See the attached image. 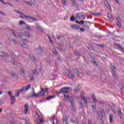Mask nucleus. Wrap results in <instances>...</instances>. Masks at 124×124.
I'll return each instance as SVG.
<instances>
[{
	"label": "nucleus",
	"instance_id": "f257e3e1",
	"mask_svg": "<svg viewBox=\"0 0 124 124\" xmlns=\"http://www.w3.org/2000/svg\"><path fill=\"white\" fill-rule=\"evenodd\" d=\"M35 113L37 116H38V121H37V124H43V119H42L43 115L39 109H37L35 111Z\"/></svg>",
	"mask_w": 124,
	"mask_h": 124
},
{
	"label": "nucleus",
	"instance_id": "f03ea898",
	"mask_svg": "<svg viewBox=\"0 0 124 124\" xmlns=\"http://www.w3.org/2000/svg\"><path fill=\"white\" fill-rule=\"evenodd\" d=\"M110 68L111 69V74L114 80H118V79H119V77L117 75V73H116V71H117V68L113 65H110Z\"/></svg>",
	"mask_w": 124,
	"mask_h": 124
},
{
	"label": "nucleus",
	"instance_id": "7ed1b4c3",
	"mask_svg": "<svg viewBox=\"0 0 124 124\" xmlns=\"http://www.w3.org/2000/svg\"><path fill=\"white\" fill-rule=\"evenodd\" d=\"M72 91V88L71 87H68V88H62V89H60V92H56L57 94H60V93H66V94H68V93L71 92Z\"/></svg>",
	"mask_w": 124,
	"mask_h": 124
},
{
	"label": "nucleus",
	"instance_id": "20e7f679",
	"mask_svg": "<svg viewBox=\"0 0 124 124\" xmlns=\"http://www.w3.org/2000/svg\"><path fill=\"white\" fill-rule=\"evenodd\" d=\"M31 84H29L28 85H27L25 87H22V89H21L19 91H18L16 93V94H15L16 96L18 97V96H19V95H20V92H26L29 91V90H30V89H31Z\"/></svg>",
	"mask_w": 124,
	"mask_h": 124
},
{
	"label": "nucleus",
	"instance_id": "39448f33",
	"mask_svg": "<svg viewBox=\"0 0 124 124\" xmlns=\"http://www.w3.org/2000/svg\"><path fill=\"white\" fill-rule=\"evenodd\" d=\"M117 27H121L122 26V19L119 17L116 18Z\"/></svg>",
	"mask_w": 124,
	"mask_h": 124
},
{
	"label": "nucleus",
	"instance_id": "423d86ee",
	"mask_svg": "<svg viewBox=\"0 0 124 124\" xmlns=\"http://www.w3.org/2000/svg\"><path fill=\"white\" fill-rule=\"evenodd\" d=\"M114 46L118 47V50H120L121 52L124 53V48L122 46L120 45L119 44H114Z\"/></svg>",
	"mask_w": 124,
	"mask_h": 124
},
{
	"label": "nucleus",
	"instance_id": "0eeeda50",
	"mask_svg": "<svg viewBox=\"0 0 124 124\" xmlns=\"http://www.w3.org/2000/svg\"><path fill=\"white\" fill-rule=\"evenodd\" d=\"M67 71L69 72V73L68 74V77H69V78H70V79H74L75 78L74 75L71 73V70L68 69L67 70Z\"/></svg>",
	"mask_w": 124,
	"mask_h": 124
},
{
	"label": "nucleus",
	"instance_id": "6e6552de",
	"mask_svg": "<svg viewBox=\"0 0 124 124\" xmlns=\"http://www.w3.org/2000/svg\"><path fill=\"white\" fill-rule=\"evenodd\" d=\"M71 28L72 29H73L74 30H76L77 31H78V30H80V26L76 24L71 25Z\"/></svg>",
	"mask_w": 124,
	"mask_h": 124
},
{
	"label": "nucleus",
	"instance_id": "1a4fd4ad",
	"mask_svg": "<svg viewBox=\"0 0 124 124\" xmlns=\"http://www.w3.org/2000/svg\"><path fill=\"white\" fill-rule=\"evenodd\" d=\"M104 2L106 7H107L108 9H111V5H110V4H109V3H108V1L107 0H104Z\"/></svg>",
	"mask_w": 124,
	"mask_h": 124
},
{
	"label": "nucleus",
	"instance_id": "9d476101",
	"mask_svg": "<svg viewBox=\"0 0 124 124\" xmlns=\"http://www.w3.org/2000/svg\"><path fill=\"white\" fill-rule=\"evenodd\" d=\"M28 111H29V105L26 104L24 106V114H27V113H28Z\"/></svg>",
	"mask_w": 124,
	"mask_h": 124
},
{
	"label": "nucleus",
	"instance_id": "9b49d317",
	"mask_svg": "<svg viewBox=\"0 0 124 124\" xmlns=\"http://www.w3.org/2000/svg\"><path fill=\"white\" fill-rule=\"evenodd\" d=\"M74 74H75V75H77L78 77H79L80 76V73H79V70L77 68H75L74 70Z\"/></svg>",
	"mask_w": 124,
	"mask_h": 124
},
{
	"label": "nucleus",
	"instance_id": "f8f14e48",
	"mask_svg": "<svg viewBox=\"0 0 124 124\" xmlns=\"http://www.w3.org/2000/svg\"><path fill=\"white\" fill-rule=\"evenodd\" d=\"M81 97L82 100H83L85 105H88V100L86 99V97H85L83 95H81Z\"/></svg>",
	"mask_w": 124,
	"mask_h": 124
},
{
	"label": "nucleus",
	"instance_id": "ddd939ff",
	"mask_svg": "<svg viewBox=\"0 0 124 124\" xmlns=\"http://www.w3.org/2000/svg\"><path fill=\"white\" fill-rule=\"evenodd\" d=\"M19 17L21 18L22 19H31V17L30 16H27L25 15H23V16L20 15Z\"/></svg>",
	"mask_w": 124,
	"mask_h": 124
},
{
	"label": "nucleus",
	"instance_id": "4468645a",
	"mask_svg": "<svg viewBox=\"0 0 124 124\" xmlns=\"http://www.w3.org/2000/svg\"><path fill=\"white\" fill-rule=\"evenodd\" d=\"M10 100L11 101V104L12 105H13L15 103V102L16 101V99H15V97L13 96H11Z\"/></svg>",
	"mask_w": 124,
	"mask_h": 124
},
{
	"label": "nucleus",
	"instance_id": "2eb2a0df",
	"mask_svg": "<svg viewBox=\"0 0 124 124\" xmlns=\"http://www.w3.org/2000/svg\"><path fill=\"white\" fill-rule=\"evenodd\" d=\"M71 1L73 3V6H74L76 8L78 9V8H79V6H78V4H77L76 2L75 1V0H71Z\"/></svg>",
	"mask_w": 124,
	"mask_h": 124
},
{
	"label": "nucleus",
	"instance_id": "dca6fc26",
	"mask_svg": "<svg viewBox=\"0 0 124 124\" xmlns=\"http://www.w3.org/2000/svg\"><path fill=\"white\" fill-rule=\"evenodd\" d=\"M44 92V89H42L41 91H39L38 93H40L39 95V96H43L45 94V92Z\"/></svg>",
	"mask_w": 124,
	"mask_h": 124
},
{
	"label": "nucleus",
	"instance_id": "f3484780",
	"mask_svg": "<svg viewBox=\"0 0 124 124\" xmlns=\"http://www.w3.org/2000/svg\"><path fill=\"white\" fill-rule=\"evenodd\" d=\"M81 90V86L77 85L74 90L75 92H79V91Z\"/></svg>",
	"mask_w": 124,
	"mask_h": 124
},
{
	"label": "nucleus",
	"instance_id": "a211bd4d",
	"mask_svg": "<svg viewBox=\"0 0 124 124\" xmlns=\"http://www.w3.org/2000/svg\"><path fill=\"white\" fill-rule=\"evenodd\" d=\"M71 105L72 107V109L73 111H76L75 107L74 105V102H73V101H71Z\"/></svg>",
	"mask_w": 124,
	"mask_h": 124
},
{
	"label": "nucleus",
	"instance_id": "6ab92c4d",
	"mask_svg": "<svg viewBox=\"0 0 124 124\" xmlns=\"http://www.w3.org/2000/svg\"><path fill=\"white\" fill-rule=\"evenodd\" d=\"M109 121L111 124H113V114L110 113L109 115Z\"/></svg>",
	"mask_w": 124,
	"mask_h": 124
},
{
	"label": "nucleus",
	"instance_id": "aec40b11",
	"mask_svg": "<svg viewBox=\"0 0 124 124\" xmlns=\"http://www.w3.org/2000/svg\"><path fill=\"white\" fill-rule=\"evenodd\" d=\"M2 54H3L1 56V57H6V58L7 59L9 57V56L8 55V53L2 52Z\"/></svg>",
	"mask_w": 124,
	"mask_h": 124
},
{
	"label": "nucleus",
	"instance_id": "412c9836",
	"mask_svg": "<svg viewBox=\"0 0 124 124\" xmlns=\"http://www.w3.org/2000/svg\"><path fill=\"white\" fill-rule=\"evenodd\" d=\"M36 28L37 29V30H38V31H40V32H43V30H42V28H41V27L39 26H38V25H36Z\"/></svg>",
	"mask_w": 124,
	"mask_h": 124
},
{
	"label": "nucleus",
	"instance_id": "4be33fe9",
	"mask_svg": "<svg viewBox=\"0 0 124 124\" xmlns=\"http://www.w3.org/2000/svg\"><path fill=\"white\" fill-rule=\"evenodd\" d=\"M100 111L102 117H103V114L104 113V108H100Z\"/></svg>",
	"mask_w": 124,
	"mask_h": 124
},
{
	"label": "nucleus",
	"instance_id": "5701e85b",
	"mask_svg": "<svg viewBox=\"0 0 124 124\" xmlns=\"http://www.w3.org/2000/svg\"><path fill=\"white\" fill-rule=\"evenodd\" d=\"M62 4H63V5H65V6H66L67 5L68 3L65 0H61Z\"/></svg>",
	"mask_w": 124,
	"mask_h": 124
},
{
	"label": "nucleus",
	"instance_id": "b1692460",
	"mask_svg": "<svg viewBox=\"0 0 124 124\" xmlns=\"http://www.w3.org/2000/svg\"><path fill=\"white\" fill-rule=\"evenodd\" d=\"M92 108L93 113H95V112H96V105H93Z\"/></svg>",
	"mask_w": 124,
	"mask_h": 124
},
{
	"label": "nucleus",
	"instance_id": "393cba45",
	"mask_svg": "<svg viewBox=\"0 0 124 124\" xmlns=\"http://www.w3.org/2000/svg\"><path fill=\"white\" fill-rule=\"evenodd\" d=\"M40 94V93H33L32 95V96H33V97H38L39 96V95Z\"/></svg>",
	"mask_w": 124,
	"mask_h": 124
},
{
	"label": "nucleus",
	"instance_id": "a878e982",
	"mask_svg": "<svg viewBox=\"0 0 124 124\" xmlns=\"http://www.w3.org/2000/svg\"><path fill=\"white\" fill-rule=\"evenodd\" d=\"M89 56H90V58H92V59H93V60H95L96 59V58L95 57H94L93 54V53H90L89 54Z\"/></svg>",
	"mask_w": 124,
	"mask_h": 124
},
{
	"label": "nucleus",
	"instance_id": "bb28decb",
	"mask_svg": "<svg viewBox=\"0 0 124 124\" xmlns=\"http://www.w3.org/2000/svg\"><path fill=\"white\" fill-rule=\"evenodd\" d=\"M92 15H93V16H96V17H100L101 14L99 13H93L92 14Z\"/></svg>",
	"mask_w": 124,
	"mask_h": 124
},
{
	"label": "nucleus",
	"instance_id": "cd10ccee",
	"mask_svg": "<svg viewBox=\"0 0 124 124\" xmlns=\"http://www.w3.org/2000/svg\"><path fill=\"white\" fill-rule=\"evenodd\" d=\"M93 103H95L97 102V100H96V98H95V96L94 95H93Z\"/></svg>",
	"mask_w": 124,
	"mask_h": 124
},
{
	"label": "nucleus",
	"instance_id": "c85d7f7f",
	"mask_svg": "<svg viewBox=\"0 0 124 124\" xmlns=\"http://www.w3.org/2000/svg\"><path fill=\"white\" fill-rule=\"evenodd\" d=\"M118 114L119 116H120V117H122L123 113H122V110H121V108L118 109Z\"/></svg>",
	"mask_w": 124,
	"mask_h": 124
},
{
	"label": "nucleus",
	"instance_id": "c756f323",
	"mask_svg": "<svg viewBox=\"0 0 124 124\" xmlns=\"http://www.w3.org/2000/svg\"><path fill=\"white\" fill-rule=\"evenodd\" d=\"M54 97H55V96H49L46 99V100H50L51 99H53V98H54Z\"/></svg>",
	"mask_w": 124,
	"mask_h": 124
},
{
	"label": "nucleus",
	"instance_id": "7c9ffc66",
	"mask_svg": "<svg viewBox=\"0 0 124 124\" xmlns=\"http://www.w3.org/2000/svg\"><path fill=\"white\" fill-rule=\"evenodd\" d=\"M52 52L53 53V54H54V55H58V52L57 51V50L55 49H52Z\"/></svg>",
	"mask_w": 124,
	"mask_h": 124
},
{
	"label": "nucleus",
	"instance_id": "2f4dec72",
	"mask_svg": "<svg viewBox=\"0 0 124 124\" xmlns=\"http://www.w3.org/2000/svg\"><path fill=\"white\" fill-rule=\"evenodd\" d=\"M32 62H34V63H35V62H37V60L34 58V57H33L32 58Z\"/></svg>",
	"mask_w": 124,
	"mask_h": 124
},
{
	"label": "nucleus",
	"instance_id": "473e14b6",
	"mask_svg": "<svg viewBox=\"0 0 124 124\" xmlns=\"http://www.w3.org/2000/svg\"><path fill=\"white\" fill-rule=\"evenodd\" d=\"M11 75H12V77H14V78H17V75H16V74H15V73H12L11 74Z\"/></svg>",
	"mask_w": 124,
	"mask_h": 124
},
{
	"label": "nucleus",
	"instance_id": "72a5a7b5",
	"mask_svg": "<svg viewBox=\"0 0 124 124\" xmlns=\"http://www.w3.org/2000/svg\"><path fill=\"white\" fill-rule=\"evenodd\" d=\"M64 96L65 98V99H68L69 98L68 97V94H67L65 93H64Z\"/></svg>",
	"mask_w": 124,
	"mask_h": 124
},
{
	"label": "nucleus",
	"instance_id": "f704fd0d",
	"mask_svg": "<svg viewBox=\"0 0 124 124\" xmlns=\"http://www.w3.org/2000/svg\"><path fill=\"white\" fill-rule=\"evenodd\" d=\"M26 24V22H24L23 20H20L19 21V25L22 26V25H25Z\"/></svg>",
	"mask_w": 124,
	"mask_h": 124
},
{
	"label": "nucleus",
	"instance_id": "c9c22d12",
	"mask_svg": "<svg viewBox=\"0 0 124 124\" xmlns=\"http://www.w3.org/2000/svg\"><path fill=\"white\" fill-rule=\"evenodd\" d=\"M12 61L11 62L12 63H13L14 64H16V63L17 62H16V61H15V60H14V59L13 58H12Z\"/></svg>",
	"mask_w": 124,
	"mask_h": 124
},
{
	"label": "nucleus",
	"instance_id": "e433bc0d",
	"mask_svg": "<svg viewBox=\"0 0 124 124\" xmlns=\"http://www.w3.org/2000/svg\"><path fill=\"white\" fill-rule=\"evenodd\" d=\"M77 16L78 17V18H83V17H84V15L81 14H78Z\"/></svg>",
	"mask_w": 124,
	"mask_h": 124
},
{
	"label": "nucleus",
	"instance_id": "4c0bfd02",
	"mask_svg": "<svg viewBox=\"0 0 124 124\" xmlns=\"http://www.w3.org/2000/svg\"><path fill=\"white\" fill-rule=\"evenodd\" d=\"M67 120V117L66 116H64L63 118V122L64 123L65 122H66Z\"/></svg>",
	"mask_w": 124,
	"mask_h": 124
},
{
	"label": "nucleus",
	"instance_id": "58836bf2",
	"mask_svg": "<svg viewBox=\"0 0 124 124\" xmlns=\"http://www.w3.org/2000/svg\"><path fill=\"white\" fill-rule=\"evenodd\" d=\"M70 20L72 21V22H74V21H75V17H74L73 16H72L70 17Z\"/></svg>",
	"mask_w": 124,
	"mask_h": 124
},
{
	"label": "nucleus",
	"instance_id": "ea45409f",
	"mask_svg": "<svg viewBox=\"0 0 124 124\" xmlns=\"http://www.w3.org/2000/svg\"><path fill=\"white\" fill-rule=\"evenodd\" d=\"M15 12L17 13L18 14H21V15H22V16H23L24 14H23L22 13H21L20 12H19V11L17 10H15Z\"/></svg>",
	"mask_w": 124,
	"mask_h": 124
},
{
	"label": "nucleus",
	"instance_id": "a19ab883",
	"mask_svg": "<svg viewBox=\"0 0 124 124\" xmlns=\"http://www.w3.org/2000/svg\"><path fill=\"white\" fill-rule=\"evenodd\" d=\"M91 62L93 64H96V66H97V64H96V61H94V60H91Z\"/></svg>",
	"mask_w": 124,
	"mask_h": 124
},
{
	"label": "nucleus",
	"instance_id": "79ce46f5",
	"mask_svg": "<svg viewBox=\"0 0 124 124\" xmlns=\"http://www.w3.org/2000/svg\"><path fill=\"white\" fill-rule=\"evenodd\" d=\"M11 32H12V33H13V34L15 36H16V34H15V31L13 30H11Z\"/></svg>",
	"mask_w": 124,
	"mask_h": 124
},
{
	"label": "nucleus",
	"instance_id": "37998d69",
	"mask_svg": "<svg viewBox=\"0 0 124 124\" xmlns=\"http://www.w3.org/2000/svg\"><path fill=\"white\" fill-rule=\"evenodd\" d=\"M53 124H58V120L57 119H53Z\"/></svg>",
	"mask_w": 124,
	"mask_h": 124
},
{
	"label": "nucleus",
	"instance_id": "c03bdc74",
	"mask_svg": "<svg viewBox=\"0 0 124 124\" xmlns=\"http://www.w3.org/2000/svg\"><path fill=\"white\" fill-rule=\"evenodd\" d=\"M21 73H22V74H23V75L26 74V73L25 72V71H24V69H23V68L21 69Z\"/></svg>",
	"mask_w": 124,
	"mask_h": 124
},
{
	"label": "nucleus",
	"instance_id": "a18cd8bd",
	"mask_svg": "<svg viewBox=\"0 0 124 124\" xmlns=\"http://www.w3.org/2000/svg\"><path fill=\"white\" fill-rule=\"evenodd\" d=\"M34 74L35 75H38V71H37V70H35L33 72Z\"/></svg>",
	"mask_w": 124,
	"mask_h": 124
},
{
	"label": "nucleus",
	"instance_id": "49530a36",
	"mask_svg": "<svg viewBox=\"0 0 124 124\" xmlns=\"http://www.w3.org/2000/svg\"><path fill=\"white\" fill-rule=\"evenodd\" d=\"M85 23V21L84 20H82L81 21H79V25H80V26L82 25V24H84Z\"/></svg>",
	"mask_w": 124,
	"mask_h": 124
},
{
	"label": "nucleus",
	"instance_id": "de8ad7c7",
	"mask_svg": "<svg viewBox=\"0 0 124 124\" xmlns=\"http://www.w3.org/2000/svg\"><path fill=\"white\" fill-rule=\"evenodd\" d=\"M11 41H13V42H14V43H17V41H16V40L12 38L11 40Z\"/></svg>",
	"mask_w": 124,
	"mask_h": 124
},
{
	"label": "nucleus",
	"instance_id": "09e8293b",
	"mask_svg": "<svg viewBox=\"0 0 124 124\" xmlns=\"http://www.w3.org/2000/svg\"><path fill=\"white\" fill-rule=\"evenodd\" d=\"M23 2L25 3H26V4H29V5H31V2H28L27 1H24Z\"/></svg>",
	"mask_w": 124,
	"mask_h": 124
},
{
	"label": "nucleus",
	"instance_id": "8fccbe9b",
	"mask_svg": "<svg viewBox=\"0 0 124 124\" xmlns=\"http://www.w3.org/2000/svg\"><path fill=\"white\" fill-rule=\"evenodd\" d=\"M88 48L89 49V50H93V46H92L91 45H89L88 46Z\"/></svg>",
	"mask_w": 124,
	"mask_h": 124
},
{
	"label": "nucleus",
	"instance_id": "3c124183",
	"mask_svg": "<svg viewBox=\"0 0 124 124\" xmlns=\"http://www.w3.org/2000/svg\"><path fill=\"white\" fill-rule=\"evenodd\" d=\"M22 46L23 47V48H26V46H27V45L25 43H23L22 44Z\"/></svg>",
	"mask_w": 124,
	"mask_h": 124
},
{
	"label": "nucleus",
	"instance_id": "603ef678",
	"mask_svg": "<svg viewBox=\"0 0 124 124\" xmlns=\"http://www.w3.org/2000/svg\"><path fill=\"white\" fill-rule=\"evenodd\" d=\"M46 62H48V63H50V60L48 58H46L45 59Z\"/></svg>",
	"mask_w": 124,
	"mask_h": 124
},
{
	"label": "nucleus",
	"instance_id": "864d4df0",
	"mask_svg": "<svg viewBox=\"0 0 124 124\" xmlns=\"http://www.w3.org/2000/svg\"><path fill=\"white\" fill-rule=\"evenodd\" d=\"M0 14H1V15H3V16H6L5 14L3 13V12H1L0 11Z\"/></svg>",
	"mask_w": 124,
	"mask_h": 124
},
{
	"label": "nucleus",
	"instance_id": "5fc2aeb1",
	"mask_svg": "<svg viewBox=\"0 0 124 124\" xmlns=\"http://www.w3.org/2000/svg\"><path fill=\"white\" fill-rule=\"evenodd\" d=\"M79 30H80V31H82V32H84V31H85V29L84 28H81V27H80Z\"/></svg>",
	"mask_w": 124,
	"mask_h": 124
},
{
	"label": "nucleus",
	"instance_id": "6e6d98bb",
	"mask_svg": "<svg viewBox=\"0 0 124 124\" xmlns=\"http://www.w3.org/2000/svg\"><path fill=\"white\" fill-rule=\"evenodd\" d=\"M26 29H27V30H31V28H30V26H29V25L28 26V25L26 26Z\"/></svg>",
	"mask_w": 124,
	"mask_h": 124
},
{
	"label": "nucleus",
	"instance_id": "4d7b16f0",
	"mask_svg": "<svg viewBox=\"0 0 124 124\" xmlns=\"http://www.w3.org/2000/svg\"><path fill=\"white\" fill-rule=\"evenodd\" d=\"M99 112L97 111V117L98 119H100V115H99Z\"/></svg>",
	"mask_w": 124,
	"mask_h": 124
},
{
	"label": "nucleus",
	"instance_id": "13d9d810",
	"mask_svg": "<svg viewBox=\"0 0 124 124\" xmlns=\"http://www.w3.org/2000/svg\"><path fill=\"white\" fill-rule=\"evenodd\" d=\"M109 21H113V18L111 16H108Z\"/></svg>",
	"mask_w": 124,
	"mask_h": 124
},
{
	"label": "nucleus",
	"instance_id": "bf43d9fd",
	"mask_svg": "<svg viewBox=\"0 0 124 124\" xmlns=\"http://www.w3.org/2000/svg\"><path fill=\"white\" fill-rule=\"evenodd\" d=\"M75 55H76V56H81V55H80L78 52H75Z\"/></svg>",
	"mask_w": 124,
	"mask_h": 124
},
{
	"label": "nucleus",
	"instance_id": "052dcab7",
	"mask_svg": "<svg viewBox=\"0 0 124 124\" xmlns=\"http://www.w3.org/2000/svg\"><path fill=\"white\" fill-rule=\"evenodd\" d=\"M81 27H82V28H86V25H85V24H82L81 25Z\"/></svg>",
	"mask_w": 124,
	"mask_h": 124
},
{
	"label": "nucleus",
	"instance_id": "680f3d73",
	"mask_svg": "<svg viewBox=\"0 0 124 124\" xmlns=\"http://www.w3.org/2000/svg\"><path fill=\"white\" fill-rule=\"evenodd\" d=\"M8 94L10 95V97H11V94H12V93L11 92H8Z\"/></svg>",
	"mask_w": 124,
	"mask_h": 124
},
{
	"label": "nucleus",
	"instance_id": "e2e57ef3",
	"mask_svg": "<svg viewBox=\"0 0 124 124\" xmlns=\"http://www.w3.org/2000/svg\"><path fill=\"white\" fill-rule=\"evenodd\" d=\"M95 37H97V38H99L100 37V35H98L97 34L95 35Z\"/></svg>",
	"mask_w": 124,
	"mask_h": 124
},
{
	"label": "nucleus",
	"instance_id": "0e129e2a",
	"mask_svg": "<svg viewBox=\"0 0 124 124\" xmlns=\"http://www.w3.org/2000/svg\"><path fill=\"white\" fill-rule=\"evenodd\" d=\"M31 19L33 21H37V19L34 18V17H31Z\"/></svg>",
	"mask_w": 124,
	"mask_h": 124
},
{
	"label": "nucleus",
	"instance_id": "69168bd1",
	"mask_svg": "<svg viewBox=\"0 0 124 124\" xmlns=\"http://www.w3.org/2000/svg\"><path fill=\"white\" fill-rule=\"evenodd\" d=\"M80 105L81 107H83V106H84V104H83V103L81 102V103H80Z\"/></svg>",
	"mask_w": 124,
	"mask_h": 124
},
{
	"label": "nucleus",
	"instance_id": "338daca9",
	"mask_svg": "<svg viewBox=\"0 0 124 124\" xmlns=\"http://www.w3.org/2000/svg\"><path fill=\"white\" fill-rule=\"evenodd\" d=\"M25 124H30V123H29V121H28V120H25Z\"/></svg>",
	"mask_w": 124,
	"mask_h": 124
},
{
	"label": "nucleus",
	"instance_id": "774afa93",
	"mask_svg": "<svg viewBox=\"0 0 124 124\" xmlns=\"http://www.w3.org/2000/svg\"><path fill=\"white\" fill-rule=\"evenodd\" d=\"M88 124H92V122L91 121V120H88Z\"/></svg>",
	"mask_w": 124,
	"mask_h": 124
}]
</instances>
